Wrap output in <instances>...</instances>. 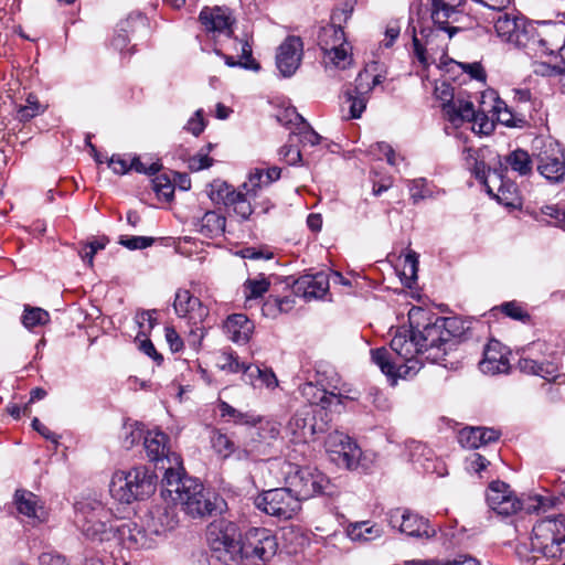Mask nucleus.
Returning a JSON list of instances; mask_svg holds the SVG:
<instances>
[{"mask_svg":"<svg viewBox=\"0 0 565 565\" xmlns=\"http://www.w3.org/2000/svg\"><path fill=\"white\" fill-rule=\"evenodd\" d=\"M454 320L435 317L418 334L411 328L397 329L390 342V349L384 347L371 350L372 361L388 379H411L422 369L418 354H426L433 363L445 361V356L454 344V335L449 328Z\"/></svg>","mask_w":565,"mask_h":565,"instance_id":"f257e3e1","label":"nucleus"},{"mask_svg":"<svg viewBox=\"0 0 565 565\" xmlns=\"http://www.w3.org/2000/svg\"><path fill=\"white\" fill-rule=\"evenodd\" d=\"M207 542L213 556L225 565H262L274 557L278 548L269 530L253 527L242 541L237 526L230 522L211 529Z\"/></svg>","mask_w":565,"mask_h":565,"instance_id":"f03ea898","label":"nucleus"},{"mask_svg":"<svg viewBox=\"0 0 565 565\" xmlns=\"http://www.w3.org/2000/svg\"><path fill=\"white\" fill-rule=\"evenodd\" d=\"M163 479V493L182 505L184 512L193 518L211 515L215 509V494L206 491L196 479L183 475V470L172 471Z\"/></svg>","mask_w":565,"mask_h":565,"instance_id":"7ed1b4c3","label":"nucleus"},{"mask_svg":"<svg viewBox=\"0 0 565 565\" xmlns=\"http://www.w3.org/2000/svg\"><path fill=\"white\" fill-rule=\"evenodd\" d=\"M486 501L491 511L502 518L525 512L527 514L545 512L548 500L541 495L519 497L511 487L500 480L492 481L486 490Z\"/></svg>","mask_w":565,"mask_h":565,"instance_id":"20e7f679","label":"nucleus"},{"mask_svg":"<svg viewBox=\"0 0 565 565\" xmlns=\"http://www.w3.org/2000/svg\"><path fill=\"white\" fill-rule=\"evenodd\" d=\"M352 12L350 10H334L331 15V23L322 26L318 34V45L323 52L326 65H333L337 68L345 70L353 62L352 47L347 41L345 33L340 25L347 21Z\"/></svg>","mask_w":565,"mask_h":565,"instance_id":"39448f33","label":"nucleus"},{"mask_svg":"<svg viewBox=\"0 0 565 565\" xmlns=\"http://www.w3.org/2000/svg\"><path fill=\"white\" fill-rule=\"evenodd\" d=\"M156 490V476L146 466H136L113 473L109 492L119 503L143 500Z\"/></svg>","mask_w":565,"mask_h":565,"instance_id":"423d86ee","label":"nucleus"},{"mask_svg":"<svg viewBox=\"0 0 565 565\" xmlns=\"http://www.w3.org/2000/svg\"><path fill=\"white\" fill-rule=\"evenodd\" d=\"M531 552L534 557L561 561L565 557V516L546 518L537 521L531 535Z\"/></svg>","mask_w":565,"mask_h":565,"instance_id":"0eeeda50","label":"nucleus"},{"mask_svg":"<svg viewBox=\"0 0 565 565\" xmlns=\"http://www.w3.org/2000/svg\"><path fill=\"white\" fill-rule=\"evenodd\" d=\"M117 522L111 511L99 501L76 505L75 523L88 540L109 541Z\"/></svg>","mask_w":565,"mask_h":565,"instance_id":"6e6552de","label":"nucleus"},{"mask_svg":"<svg viewBox=\"0 0 565 565\" xmlns=\"http://www.w3.org/2000/svg\"><path fill=\"white\" fill-rule=\"evenodd\" d=\"M286 484L299 497V501L315 495L333 497L339 493L338 487L321 471L310 467L288 465Z\"/></svg>","mask_w":565,"mask_h":565,"instance_id":"1a4fd4ad","label":"nucleus"},{"mask_svg":"<svg viewBox=\"0 0 565 565\" xmlns=\"http://www.w3.org/2000/svg\"><path fill=\"white\" fill-rule=\"evenodd\" d=\"M329 428L328 413L303 405L289 418L285 429L292 443L307 444Z\"/></svg>","mask_w":565,"mask_h":565,"instance_id":"9d476101","label":"nucleus"},{"mask_svg":"<svg viewBox=\"0 0 565 565\" xmlns=\"http://www.w3.org/2000/svg\"><path fill=\"white\" fill-rule=\"evenodd\" d=\"M466 0H428L430 19L435 31L450 40L462 30L459 24L467 19Z\"/></svg>","mask_w":565,"mask_h":565,"instance_id":"9b49d317","label":"nucleus"},{"mask_svg":"<svg viewBox=\"0 0 565 565\" xmlns=\"http://www.w3.org/2000/svg\"><path fill=\"white\" fill-rule=\"evenodd\" d=\"M444 116L454 126L459 127L465 121L472 122V130L489 135L494 129V122L483 110H476L468 98H457L444 105Z\"/></svg>","mask_w":565,"mask_h":565,"instance_id":"f8f14e48","label":"nucleus"},{"mask_svg":"<svg viewBox=\"0 0 565 565\" xmlns=\"http://www.w3.org/2000/svg\"><path fill=\"white\" fill-rule=\"evenodd\" d=\"M255 503L260 511L280 520L292 519L301 509L299 497L289 486L263 492Z\"/></svg>","mask_w":565,"mask_h":565,"instance_id":"ddd939ff","label":"nucleus"},{"mask_svg":"<svg viewBox=\"0 0 565 565\" xmlns=\"http://www.w3.org/2000/svg\"><path fill=\"white\" fill-rule=\"evenodd\" d=\"M143 446L147 457L154 462L156 467L164 471L163 479L172 471L183 470L180 455L172 452L169 447V437L162 431H148L145 436Z\"/></svg>","mask_w":565,"mask_h":565,"instance_id":"4468645a","label":"nucleus"},{"mask_svg":"<svg viewBox=\"0 0 565 565\" xmlns=\"http://www.w3.org/2000/svg\"><path fill=\"white\" fill-rule=\"evenodd\" d=\"M494 30L501 41L514 46L529 45L530 39L525 19L514 10H500L493 17Z\"/></svg>","mask_w":565,"mask_h":565,"instance_id":"2eb2a0df","label":"nucleus"},{"mask_svg":"<svg viewBox=\"0 0 565 565\" xmlns=\"http://www.w3.org/2000/svg\"><path fill=\"white\" fill-rule=\"evenodd\" d=\"M388 524L401 533L412 537L429 539L435 535V530L429 521L417 513L403 508H396L387 513Z\"/></svg>","mask_w":565,"mask_h":565,"instance_id":"dca6fc26","label":"nucleus"},{"mask_svg":"<svg viewBox=\"0 0 565 565\" xmlns=\"http://www.w3.org/2000/svg\"><path fill=\"white\" fill-rule=\"evenodd\" d=\"M236 191L227 183H220L213 186L211 196L214 201L222 202L228 209H232L234 213L241 217L242 221H246L253 213V207L249 198H255L257 192L254 194L253 191L248 192L250 186L243 188Z\"/></svg>","mask_w":565,"mask_h":565,"instance_id":"f3484780","label":"nucleus"},{"mask_svg":"<svg viewBox=\"0 0 565 565\" xmlns=\"http://www.w3.org/2000/svg\"><path fill=\"white\" fill-rule=\"evenodd\" d=\"M257 425L259 426L252 433V438L244 449L245 457L252 460H260L262 456H269L273 441L280 434V424L275 420H263L260 417V423Z\"/></svg>","mask_w":565,"mask_h":565,"instance_id":"a211bd4d","label":"nucleus"},{"mask_svg":"<svg viewBox=\"0 0 565 565\" xmlns=\"http://www.w3.org/2000/svg\"><path fill=\"white\" fill-rule=\"evenodd\" d=\"M536 170L550 183L565 181V152L552 142L536 154Z\"/></svg>","mask_w":565,"mask_h":565,"instance_id":"6ab92c4d","label":"nucleus"},{"mask_svg":"<svg viewBox=\"0 0 565 565\" xmlns=\"http://www.w3.org/2000/svg\"><path fill=\"white\" fill-rule=\"evenodd\" d=\"M114 529L111 539H117L127 548H150L156 543V539L153 534L149 533L147 525L118 520Z\"/></svg>","mask_w":565,"mask_h":565,"instance_id":"aec40b11","label":"nucleus"},{"mask_svg":"<svg viewBox=\"0 0 565 565\" xmlns=\"http://www.w3.org/2000/svg\"><path fill=\"white\" fill-rule=\"evenodd\" d=\"M303 55V43L299 36L289 35L279 45L276 65L282 76L289 77L299 68Z\"/></svg>","mask_w":565,"mask_h":565,"instance_id":"412c9836","label":"nucleus"},{"mask_svg":"<svg viewBox=\"0 0 565 565\" xmlns=\"http://www.w3.org/2000/svg\"><path fill=\"white\" fill-rule=\"evenodd\" d=\"M173 308L180 318L186 319L193 326L202 323L209 316L207 307L186 289H179L175 292Z\"/></svg>","mask_w":565,"mask_h":565,"instance_id":"4be33fe9","label":"nucleus"},{"mask_svg":"<svg viewBox=\"0 0 565 565\" xmlns=\"http://www.w3.org/2000/svg\"><path fill=\"white\" fill-rule=\"evenodd\" d=\"M199 19L205 31L212 33L213 36L224 35L230 38L233 33L232 25L234 19L226 8H204L200 12Z\"/></svg>","mask_w":565,"mask_h":565,"instance_id":"5701e85b","label":"nucleus"},{"mask_svg":"<svg viewBox=\"0 0 565 565\" xmlns=\"http://www.w3.org/2000/svg\"><path fill=\"white\" fill-rule=\"evenodd\" d=\"M147 526L150 534L161 536L175 529L179 519L175 508L169 504L156 505L147 518Z\"/></svg>","mask_w":565,"mask_h":565,"instance_id":"b1692460","label":"nucleus"},{"mask_svg":"<svg viewBox=\"0 0 565 565\" xmlns=\"http://www.w3.org/2000/svg\"><path fill=\"white\" fill-rule=\"evenodd\" d=\"M329 277L321 271L316 275H305L299 277L292 287L296 296L307 300L322 298L329 290Z\"/></svg>","mask_w":565,"mask_h":565,"instance_id":"393cba45","label":"nucleus"},{"mask_svg":"<svg viewBox=\"0 0 565 565\" xmlns=\"http://www.w3.org/2000/svg\"><path fill=\"white\" fill-rule=\"evenodd\" d=\"M501 433L494 428L465 427L458 434L459 444L467 449H477L491 443H495Z\"/></svg>","mask_w":565,"mask_h":565,"instance_id":"a878e982","label":"nucleus"},{"mask_svg":"<svg viewBox=\"0 0 565 565\" xmlns=\"http://www.w3.org/2000/svg\"><path fill=\"white\" fill-rule=\"evenodd\" d=\"M500 347L501 344L498 341H491L486 347L483 359L479 363L481 372L495 375L500 373H507L509 371V359L501 351Z\"/></svg>","mask_w":565,"mask_h":565,"instance_id":"bb28decb","label":"nucleus"},{"mask_svg":"<svg viewBox=\"0 0 565 565\" xmlns=\"http://www.w3.org/2000/svg\"><path fill=\"white\" fill-rule=\"evenodd\" d=\"M226 218L216 211H206L194 223L195 231L204 238H218L225 232Z\"/></svg>","mask_w":565,"mask_h":565,"instance_id":"cd10ccee","label":"nucleus"},{"mask_svg":"<svg viewBox=\"0 0 565 565\" xmlns=\"http://www.w3.org/2000/svg\"><path fill=\"white\" fill-rule=\"evenodd\" d=\"M14 499L17 509L21 514L35 522H44L46 520L47 513L44 508L39 504V499L34 493L25 490H17Z\"/></svg>","mask_w":565,"mask_h":565,"instance_id":"c85d7f7f","label":"nucleus"},{"mask_svg":"<svg viewBox=\"0 0 565 565\" xmlns=\"http://www.w3.org/2000/svg\"><path fill=\"white\" fill-rule=\"evenodd\" d=\"M483 184L487 188V192L495 198L499 203L505 206H513L512 195L514 191V185L505 184L502 180V175L500 172L494 170L493 172H489L488 175L483 180Z\"/></svg>","mask_w":565,"mask_h":565,"instance_id":"c756f323","label":"nucleus"},{"mask_svg":"<svg viewBox=\"0 0 565 565\" xmlns=\"http://www.w3.org/2000/svg\"><path fill=\"white\" fill-rule=\"evenodd\" d=\"M228 338L236 343H246L253 333V322L243 313L230 316L224 323Z\"/></svg>","mask_w":565,"mask_h":565,"instance_id":"7c9ffc66","label":"nucleus"},{"mask_svg":"<svg viewBox=\"0 0 565 565\" xmlns=\"http://www.w3.org/2000/svg\"><path fill=\"white\" fill-rule=\"evenodd\" d=\"M500 166L504 170L510 169L521 177L530 175L533 171V160L527 151L515 149L500 158Z\"/></svg>","mask_w":565,"mask_h":565,"instance_id":"2f4dec72","label":"nucleus"},{"mask_svg":"<svg viewBox=\"0 0 565 565\" xmlns=\"http://www.w3.org/2000/svg\"><path fill=\"white\" fill-rule=\"evenodd\" d=\"M302 395L308 399L310 406H315L318 409L326 412V408L331 406L335 399L341 403L339 395L333 391L329 392L324 387H320L312 382H308L301 387Z\"/></svg>","mask_w":565,"mask_h":565,"instance_id":"473e14b6","label":"nucleus"},{"mask_svg":"<svg viewBox=\"0 0 565 565\" xmlns=\"http://www.w3.org/2000/svg\"><path fill=\"white\" fill-rule=\"evenodd\" d=\"M137 25H145V18L141 14L130 15L126 20L120 21L111 40V46L122 52L129 43V33L134 32Z\"/></svg>","mask_w":565,"mask_h":565,"instance_id":"72a5a7b5","label":"nucleus"},{"mask_svg":"<svg viewBox=\"0 0 565 565\" xmlns=\"http://www.w3.org/2000/svg\"><path fill=\"white\" fill-rule=\"evenodd\" d=\"M238 44L241 47V54L238 55L237 60H235L234 55L223 54L222 51L218 49H215V53L217 55L222 56L225 61V64L231 67L239 66V67H243L246 70H254V71L259 70V67H260L259 64L253 58V51H252L250 43L248 41H245V42H239Z\"/></svg>","mask_w":565,"mask_h":565,"instance_id":"f704fd0d","label":"nucleus"},{"mask_svg":"<svg viewBox=\"0 0 565 565\" xmlns=\"http://www.w3.org/2000/svg\"><path fill=\"white\" fill-rule=\"evenodd\" d=\"M218 409L222 418L227 417V422H232L236 425L255 427L257 423H260V416L254 412H242L223 401L220 403Z\"/></svg>","mask_w":565,"mask_h":565,"instance_id":"c9c22d12","label":"nucleus"},{"mask_svg":"<svg viewBox=\"0 0 565 565\" xmlns=\"http://www.w3.org/2000/svg\"><path fill=\"white\" fill-rule=\"evenodd\" d=\"M281 170L278 167H271L267 170L255 169L250 173L248 181L243 184V188L250 186L248 192L253 191L254 194L263 186L269 185L271 182L280 178Z\"/></svg>","mask_w":565,"mask_h":565,"instance_id":"e433bc0d","label":"nucleus"},{"mask_svg":"<svg viewBox=\"0 0 565 565\" xmlns=\"http://www.w3.org/2000/svg\"><path fill=\"white\" fill-rule=\"evenodd\" d=\"M348 536L355 542H367L380 537L382 531L370 521L355 522L347 527Z\"/></svg>","mask_w":565,"mask_h":565,"instance_id":"4c0bfd02","label":"nucleus"},{"mask_svg":"<svg viewBox=\"0 0 565 565\" xmlns=\"http://www.w3.org/2000/svg\"><path fill=\"white\" fill-rule=\"evenodd\" d=\"M286 124H297L299 121L303 126V130L299 132L300 141L306 145L316 146L320 142L321 136L309 127L305 119L296 111L295 108H288L284 111Z\"/></svg>","mask_w":565,"mask_h":565,"instance_id":"58836bf2","label":"nucleus"},{"mask_svg":"<svg viewBox=\"0 0 565 565\" xmlns=\"http://www.w3.org/2000/svg\"><path fill=\"white\" fill-rule=\"evenodd\" d=\"M269 279L263 274L258 275L256 278H248L243 284V292L246 302L262 298L269 290Z\"/></svg>","mask_w":565,"mask_h":565,"instance_id":"ea45409f","label":"nucleus"},{"mask_svg":"<svg viewBox=\"0 0 565 565\" xmlns=\"http://www.w3.org/2000/svg\"><path fill=\"white\" fill-rule=\"evenodd\" d=\"M50 320V313L46 310L40 307H32L30 305L24 306L21 322L28 330L45 326Z\"/></svg>","mask_w":565,"mask_h":565,"instance_id":"a19ab883","label":"nucleus"},{"mask_svg":"<svg viewBox=\"0 0 565 565\" xmlns=\"http://www.w3.org/2000/svg\"><path fill=\"white\" fill-rule=\"evenodd\" d=\"M436 32L437 31H435L434 29H429V28L423 29L420 31V35L425 40L424 43L416 35L413 36L414 54H415L417 61L425 67L428 65V60H427V55H426V46H429L433 44V40L437 35Z\"/></svg>","mask_w":565,"mask_h":565,"instance_id":"79ce46f5","label":"nucleus"},{"mask_svg":"<svg viewBox=\"0 0 565 565\" xmlns=\"http://www.w3.org/2000/svg\"><path fill=\"white\" fill-rule=\"evenodd\" d=\"M337 460L339 463L344 465L348 469H353L358 466L360 457H361V449L356 445L355 441L352 439L344 445V447L341 448L339 452H337Z\"/></svg>","mask_w":565,"mask_h":565,"instance_id":"37998d69","label":"nucleus"},{"mask_svg":"<svg viewBox=\"0 0 565 565\" xmlns=\"http://www.w3.org/2000/svg\"><path fill=\"white\" fill-rule=\"evenodd\" d=\"M492 109L495 111L498 120L505 126L523 127L526 124L524 115H522L521 117L515 116L501 100H498L497 104L492 107Z\"/></svg>","mask_w":565,"mask_h":565,"instance_id":"c03bdc74","label":"nucleus"},{"mask_svg":"<svg viewBox=\"0 0 565 565\" xmlns=\"http://www.w3.org/2000/svg\"><path fill=\"white\" fill-rule=\"evenodd\" d=\"M44 110L45 106L39 102L35 95L30 94L26 98V104L19 107L17 117L20 121H29L44 113Z\"/></svg>","mask_w":565,"mask_h":565,"instance_id":"a18cd8bd","label":"nucleus"},{"mask_svg":"<svg viewBox=\"0 0 565 565\" xmlns=\"http://www.w3.org/2000/svg\"><path fill=\"white\" fill-rule=\"evenodd\" d=\"M211 444L213 449L223 458L230 457L235 448L231 438L220 430H213L211 436Z\"/></svg>","mask_w":565,"mask_h":565,"instance_id":"49530a36","label":"nucleus"},{"mask_svg":"<svg viewBox=\"0 0 565 565\" xmlns=\"http://www.w3.org/2000/svg\"><path fill=\"white\" fill-rule=\"evenodd\" d=\"M152 189L158 198H162L164 201H170L174 193V182L164 173L158 174L152 180Z\"/></svg>","mask_w":565,"mask_h":565,"instance_id":"de8ad7c7","label":"nucleus"},{"mask_svg":"<svg viewBox=\"0 0 565 565\" xmlns=\"http://www.w3.org/2000/svg\"><path fill=\"white\" fill-rule=\"evenodd\" d=\"M512 93L513 100L522 111L530 113L540 104L536 98H533L531 90L527 88H514Z\"/></svg>","mask_w":565,"mask_h":565,"instance_id":"09e8293b","label":"nucleus"},{"mask_svg":"<svg viewBox=\"0 0 565 565\" xmlns=\"http://www.w3.org/2000/svg\"><path fill=\"white\" fill-rule=\"evenodd\" d=\"M125 437H124V446L126 448H131L140 439L145 440V428L143 425L135 422V423H126L124 426Z\"/></svg>","mask_w":565,"mask_h":565,"instance_id":"8fccbe9b","label":"nucleus"},{"mask_svg":"<svg viewBox=\"0 0 565 565\" xmlns=\"http://www.w3.org/2000/svg\"><path fill=\"white\" fill-rule=\"evenodd\" d=\"M345 102L349 104L350 118H360L366 108L367 96L345 92Z\"/></svg>","mask_w":565,"mask_h":565,"instance_id":"3c124183","label":"nucleus"},{"mask_svg":"<svg viewBox=\"0 0 565 565\" xmlns=\"http://www.w3.org/2000/svg\"><path fill=\"white\" fill-rule=\"evenodd\" d=\"M501 311L509 318L526 322L530 320L529 312L518 301H508L500 306Z\"/></svg>","mask_w":565,"mask_h":565,"instance_id":"603ef678","label":"nucleus"},{"mask_svg":"<svg viewBox=\"0 0 565 565\" xmlns=\"http://www.w3.org/2000/svg\"><path fill=\"white\" fill-rule=\"evenodd\" d=\"M108 243V238L102 237L99 239H94L84 245V247L79 250V255L84 262H87V264L92 267L93 266V259L95 254L98 250H102L106 247Z\"/></svg>","mask_w":565,"mask_h":565,"instance_id":"864d4df0","label":"nucleus"},{"mask_svg":"<svg viewBox=\"0 0 565 565\" xmlns=\"http://www.w3.org/2000/svg\"><path fill=\"white\" fill-rule=\"evenodd\" d=\"M154 239L148 236H127L122 235L119 238V244L130 250L145 249L153 244Z\"/></svg>","mask_w":565,"mask_h":565,"instance_id":"5fc2aeb1","label":"nucleus"},{"mask_svg":"<svg viewBox=\"0 0 565 565\" xmlns=\"http://www.w3.org/2000/svg\"><path fill=\"white\" fill-rule=\"evenodd\" d=\"M351 439V437L340 431L330 433L326 438V449L327 451L337 455V452H339Z\"/></svg>","mask_w":565,"mask_h":565,"instance_id":"6e6d98bb","label":"nucleus"},{"mask_svg":"<svg viewBox=\"0 0 565 565\" xmlns=\"http://www.w3.org/2000/svg\"><path fill=\"white\" fill-rule=\"evenodd\" d=\"M214 160L201 149L196 154L188 159V167L191 171H201L213 166Z\"/></svg>","mask_w":565,"mask_h":565,"instance_id":"4d7b16f0","label":"nucleus"},{"mask_svg":"<svg viewBox=\"0 0 565 565\" xmlns=\"http://www.w3.org/2000/svg\"><path fill=\"white\" fill-rule=\"evenodd\" d=\"M372 89L373 86H371V73L364 70L358 74L355 78V85L350 90L358 95L367 96Z\"/></svg>","mask_w":565,"mask_h":565,"instance_id":"13d9d810","label":"nucleus"},{"mask_svg":"<svg viewBox=\"0 0 565 565\" xmlns=\"http://www.w3.org/2000/svg\"><path fill=\"white\" fill-rule=\"evenodd\" d=\"M245 363L239 362L234 352H223L221 355V367L232 373H238L243 370Z\"/></svg>","mask_w":565,"mask_h":565,"instance_id":"bf43d9fd","label":"nucleus"},{"mask_svg":"<svg viewBox=\"0 0 565 565\" xmlns=\"http://www.w3.org/2000/svg\"><path fill=\"white\" fill-rule=\"evenodd\" d=\"M206 122L203 118V110L198 109L194 115L188 120L185 130L191 132L193 136H200L205 129Z\"/></svg>","mask_w":565,"mask_h":565,"instance_id":"052dcab7","label":"nucleus"},{"mask_svg":"<svg viewBox=\"0 0 565 565\" xmlns=\"http://www.w3.org/2000/svg\"><path fill=\"white\" fill-rule=\"evenodd\" d=\"M279 157L288 164H296L301 160V151L292 143H287L279 149Z\"/></svg>","mask_w":565,"mask_h":565,"instance_id":"680f3d73","label":"nucleus"},{"mask_svg":"<svg viewBox=\"0 0 565 565\" xmlns=\"http://www.w3.org/2000/svg\"><path fill=\"white\" fill-rule=\"evenodd\" d=\"M461 70L469 74L471 78L484 82L487 78L486 71L480 62L460 63Z\"/></svg>","mask_w":565,"mask_h":565,"instance_id":"e2e57ef3","label":"nucleus"},{"mask_svg":"<svg viewBox=\"0 0 565 565\" xmlns=\"http://www.w3.org/2000/svg\"><path fill=\"white\" fill-rule=\"evenodd\" d=\"M243 380L245 383L250 384L254 387H258V380L262 375V369L258 365L245 364L243 370Z\"/></svg>","mask_w":565,"mask_h":565,"instance_id":"0e129e2a","label":"nucleus"},{"mask_svg":"<svg viewBox=\"0 0 565 565\" xmlns=\"http://www.w3.org/2000/svg\"><path fill=\"white\" fill-rule=\"evenodd\" d=\"M467 469L480 473L489 466V460L478 452L471 454L467 459Z\"/></svg>","mask_w":565,"mask_h":565,"instance_id":"69168bd1","label":"nucleus"},{"mask_svg":"<svg viewBox=\"0 0 565 565\" xmlns=\"http://www.w3.org/2000/svg\"><path fill=\"white\" fill-rule=\"evenodd\" d=\"M418 263V254L411 249L407 250L404 258V273H408L412 278H416Z\"/></svg>","mask_w":565,"mask_h":565,"instance_id":"338daca9","label":"nucleus"},{"mask_svg":"<svg viewBox=\"0 0 565 565\" xmlns=\"http://www.w3.org/2000/svg\"><path fill=\"white\" fill-rule=\"evenodd\" d=\"M39 565H68L66 558L54 552H44L39 556Z\"/></svg>","mask_w":565,"mask_h":565,"instance_id":"774afa93","label":"nucleus"}]
</instances>
